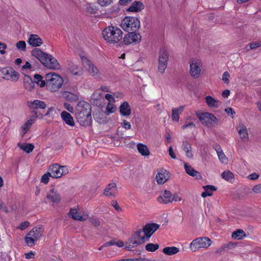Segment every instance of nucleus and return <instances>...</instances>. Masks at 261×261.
I'll return each instance as SVG.
<instances>
[{"instance_id": "obj_1", "label": "nucleus", "mask_w": 261, "mask_h": 261, "mask_svg": "<svg viewBox=\"0 0 261 261\" xmlns=\"http://www.w3.org/2000/svg\"><path fill=\"white\" fill-rule=\"evenodd\" d=\"M91 107L86 101L78 102L76 107L75 116L77 121L82 126H86L92 122Z\"/></svg>"}, {"instance_id": "obj_2", "label": "nucleus", "mask_w": 261, "mask_h": 261, "mask_svg": "<svg viewBox=\"0 0 261 261\" xmlns=\"http://www.w3.org/2000/svg\"><path fill=\"white\" fill-rule=\"evenodd\" d=\"M123 32L117 27L109 26L102 32L103 39L108 43L115 44L119 42L123 37Z\"/></svg>"}, {"instance_id": "obj_3", "label": "nucleus", "mask_w": 261, "mask_h": 261, "mask_svg": "<svg viewBox=\"0 0 261 261\" xmlns=\"http://www.w3.org/2000/svg\"><path fill=\"white\" fill-rule=\"evenodd\" d=\"M45 79L47 89L51 92L57 91L61 88L63 83L62 77L55 73L46 74Z\"/></svg>"}, {"instance_id": "obj_4", "label": "nucleus", "mask_w": 261, "mask_h": 261, "mask_svg": "<svg viewBox=\"0 0 261 261\" xmlns=\"http://www.w3.org/2000/svg\"><path fill=\"white\" fill-rule=\"evenodd\" d=\"M122 28L127 32L137 31L140 28V20L135 17H125L121 22Z\"/></svg>"}, {"instance_id": "obj_5", "label": "nucleus", "mask_w": 261, "mask_h": 261, "mask_svg": "<svg viewBox=\"0 0 261 261\" xmlns=\"http://www.w3.org/2000/svg\"><path fill=\"white\" fill-rule=\"evenodd\" d=\"M211 240L207 237L197 238L192 241L189 248L192 252H196L200 248H207L211 245Z\"/></svg>"}, {"instance_id": "obj_6", "label": "nucleus", "mask_w": 261, "mask_h": 261, "mask_svg": "<svg viewBox=\"0 0 261 261\" xmlns=\"http://www.w3.org/2000/svg\"><path fill=\"white\" fill-rule=\"evenodd\" d=\"M196 115L202 123L207 127H213L218 123V119L212 113L205 112Z\"/></svg>"}, {"instance_id": "obj_7", "label": "nucleus", "mask_w": 261, "mask_h": 261, "mask_svg": "<svg viewBox=\"0 0 261 261\" xmlns=\"http://www.w3.org/2000/svg\"><path fill=\"white\" fill-rule=\"evenodd\" d=\"M83 67L92 76L100 77L101 73L98 68L87 57H81Z\"/></svg>"}, {"instance_id": "obj_8", "label": "nucleus", "mask_w": 261, "mask_h": 261, "mask_svg": "<svg viewBox=\"0 0 261 261\" xmlns=\"http://www.w3.org/2000/svg\"><path fill=\"white\" fill-rule=\"evenodd\" d=\"M169 60V55L168 51L165 48H161L159 52L158 58V71L161 73H164L167 67L168 62Z\"/></svg>"}, {"instance_id": "obj_9", "label": "nucleus", "mask_w": 261, "mask_h": 261, "mask_svg": "<svg viewBox=\"0 0 261 261\" xmlns=\"http://www.w3.org/2000/svg\"><path fill=\"white\" fill-rule=\"evenodd\" d=\"M48 171L50 172L51 177L56 178L60 177L68 173V168L66 166H60L58 164H54L50 166Z\"/></svg>"}, {"instance_id": "obj_10", "label": "nucleus", "mask_w": 261, "mask_h": 261, "mask_svg": "<svg viewBox=\"0 0 261 261\" xmlns=\"http://www.w3.org/2000/svg\"><path fill=\"white\" fill-rule=\"evenodd\" d=\"M201 63L197 59H192L190 63V73L194 79H198L201 72Z\"/></svg>"}, {"instance_id": "obj_11", "label": "nucleus", "mask_w": 261, "mask_h": 261, "mask_svg": "<svg viewBox=\"0 0 261 261\" xmlns=\"http://www.w3.org/2000/svg\"><path fill=\"white\" fill-rule=\"evenodd\" d=\"M137 31L129 32L125 35L123 38V42L126 45H128L134 42H139L141 39V36Z\"/></svg>"}, {"instance_id": "obj_12", "label": "nucleus", "mask_w": 261, "mask_h": 261, "mask_svg": "<svg viewBox=\"0 0 261 261\" xmlns=\"http://www.w3.org/2000/svg\"><path fill=\"white\" fill-rule=\"evenodd\" d=\"M160 225L156 223L146 224L142 228L144 234L147 240H148L152 234L159 228Z\"/></svg>"}, {"instance_id": "obj_13", "label": "nucleus", "mask_w": 261, "mask_h": 261, "mask_svg": "<svg viewBox=\"0 0 261 261\" xmlns=\"http://www.w3.org/2000/svg\"><path fill=\"white\" fill-rule=\"evenodd\" d=\"M46 59V60L43 63V65L45 67L53 69H59L60 68V65L59 62L52 56L48 55Z\"/></svg>"}, {"instance_id": "obj_14", "label": "nucleus", "mask_w": 261, "mask_h": 261, "mask_svg": "<svg viewBox=\"0 0 261 261\" xmlns=\"http://www.w3.org/2000/svg\"><path fill=\"white\" fill-rule=\"evenodd\" d=\"M173 198L170 191L165 190L162 192L161 195L159 196L157 200L159 202L163 204L171 203L173 201Z\"/></svg>"}, {"instance_id": "obj_15", "label": "nucleus", "mask_w": 261, "mask_h": 261, "mask_svg": "<svg viewBox=\"0 0 261 261\" xmlns=\"http://www.w3.org/2000/svg\"><path fill=\"white\" fill-rule=\"evenodd\" d=\"M34 112V114L21 126L22 132L20 133L21 136H23L26 134L32 124L35 123L36 118L38 117V113L36 112Z\"/></svg>"}, {"instance_id": "obj_16", "label": "nucleus", "mask_w": 261, "mask_h": 261, "mask_svg": "<svg viewBox=\"0 0 261 261\" xmlns=\"http://www.w3.org/2000/svg\"><path fill=\"white\" fill-rule=\"evenodd\" d=\"M27 106L29 109L32 110L38 109H44L46 107V105L44 101L37 99L33 101H28L27 102Z\"/></svg>"}, {"instance_id": "obj_17", "label": "nucleus", "mask_w": 261, "mask_h": 261, "mask_svg": "<svg viewBox=\"0 0 261 261\" xmlns=\"http://www.w3.org/2000/svg\"><path fill=\"white\" fill-rule=\"evenodd\" d=\"M31 54L33 56L38 59L42 64L45 60H46V58L48 56V54L38 48H35L33 49Z\"/></svg>"}, {"instance_id": "obj_18", "label": "nucleus", "mask_w": 261, "mask_h": 261, "mask_svg": "<svg viewBox=\"0 0 261 261\" xmlns=\"http://www.w3.org/2000/svg\"><path fill=\"white\" fill-rule=\"evenodd\" d=\"M69 216L75 220L81 221H84L88 218V215L86 214L82 216L76 208H71L69 213Z\"/></svg>"}, {"instance_id": "obj_19", "label": "nucleus", "mask_w": 261, "mask_h": 261, "mask_svg": "<svg viewBox=\"0 0 261 261\" xmlns=\"http://www.w3.org/2000/svg\"><path fill=\"white\" fill-rule=\"evenodd\" d=\"M169 172L166 170H162L156 175V180L159 184H164L169 178Z\"/></svg>"}, {"instance_id": "obj_20", "label": "nucleus", "mask_w": 261, "mask_h": 261, "mask_svg": "<svg viewBox=\"0 0 261 261\" xmlns=\"http://www.w3.org/2000/svg\"><path fill=\"white\" fill-rule=\"evenodd\" d=\"M117 192V187L114 183L109 184L104 190L103 194L107 197L115 196Z\"/></svg>"}, {"instance_id": "obj_21", "label": "nucleus", "mask_w": 261, "mask_h": 261, "mask_svg": "<svg viewBox=\"0 0 261 261\" xmlns=\"http://www.w3.org/2000/svg\"><path fill=\"white\" fill-rule=\"evenodd\" d=\"M28 43L33 47L40 46L43 44V41L37 35L31 34L28 40Z\"/></svg>"}, {"instance_id": "obj_22", "label": "nucleus", "mask_w": 261, "mask_h": 261, "mask_svg": "<svg viewBox=\"0 0 261 261\" xmlns=\"http://www.w3.org/2000/svg\"><path fill=\"white\" fill-rule=\"evenodd\" d=\"M60 94L62 98H63L66 100L71 102L76 101L79 99V97L77 94L71 93L68 91H61Z\"/></svg>"}, {"instance_id": "obj_23", "label": "nucleus", "mask_w": 261, "mask_h": 261, "mask_svg": "<svg viewBox=\"0 0 261 261\" xmlns=\"http://www.w3.org/2000/svg\"><path fill=\"white\" fill-rule=\"evenodd\" d=\"M46 198L53 203H58L61 200L60 195L54 189L49 191Z\"/></svg>"}, {"instance_id": "obj_24", "label": "nucleus", "mask_w": 261, "mask_h": 261, "mask_svg": "<svg viewBox=\"0 0 261 261\" xmlns=\"http://www.w3.org/2000/svg\"><path fill=\"white\" fill-rule=\"evenodd\" d=\"M68 68L70 72L74 75L80 76L82 74V68L73 63H68Z\"/></svg>"}, {"instance_id": "obj_25", "label": "nucleus", "mask_w": 261, "mask_h": 261, "mask_svg": "<svg viewBox=\"0 0 261 261\" xmlns=\"http://www.w3.org/2000/svg\"><path fill=\"white\" fill-rule=\"evenodd\" d=\"M237 129L242 140L248 139V133L246 126L243 123H240L237 127Z\"/></svg>"}, {"instance_id": "obj_26", "label": "nucleus", "mask_w": 261, "mask_h": 261, "mask_svg": "<svg viewBox=\"0 0 261 261\" xmlns=\"http://www.w3.org/2000/svg\"><path fill=\"white\" fill-rule=\"evenodd\" d=\"M44 229L42 227H35L33 228L29 233V236L38 240L42 236Z\"/></svg>"}, {"instance_id": "obj_27", "label": "nucleus", "mask_w": 261, "mask_h": 261, "mask_svg": "<svg viewBox=\"0 0 261 261\" xmlns=\"http://www.w3.org/2000/svg\"><path fill=\"white\" fill-rule=\"evenodd\" d=\"M61 116L63 120L67 124L71 126H73L75 124L73 117L69 113L63 111L61 113Z\"/></svg>"}, {"instance_id": "obj_28", "label": "nucleus", "mask_w": 261, "mask_h": 261, "mask_svg": "<svg viewBox=\"0 0 261 261\" xmlns=\"http://www.w3.org/2000/svg\"><path fill=\"white\" fill-rule=\"evenodd\" d=\"M185 169L186 172L189 175L195 177L197 179H200L201 178L199 172L196 171L192 167L189 166L187 163H185L184 165Z\"/></svg>"}, {"instance_id": "obj_29", "label": "nucleus", "mask_w": 261, "mask_h": 261, "mask_svg": "<svg viewBox=\"0 0 261 261\" xmlns=\"http://www.w3.org/2000/svg\"><path fill=\"white\" fill-rule=\"evenodd\" d=\"M140 245L137 238L133 234L126 242L125 248L130 250L133 248Z\"/></svg>"}, {"instance_id": "obj_30", "label": "nucleus", "mask_w": 261, "mask_h": 261, "mask_svg": "<svg viewBox=\"0 0 261 261\" xmlns=\"http://www.w3.org/2000/svg\"><path fill=\"white\" fill-rule=\"evenodd\" d=\"M120 113L121 115L125 116L130 115L131 109L128 103L126 101L124 102L121 105L119 108Z\"/></svg>"}, {"instance_id": "obj_31", "label": "nucleus", "mask_w": 261, "mask_h": 261, "mask_svg": "<svg viewBox=\"0 0 261 261\" xmlns=\"http://www.w3.org/2000/svg\"><path fill=\"white\" fill-rule=\"evenodd\" d=\"M144 6L140 2L135 1L132 5L128 8L127 11L130 12H139L143 9Z\"/></svg>"}, {"instance_id": "obj_32", "label": "nucleus", "mask_w": 261, "mask_h": 261, "mask_svg": "<svg viewBox=\"0 0 261 261\" xmlns=\"http://www.w3.org/2000/svg\"><path fill=\"white\" fill-rule=\"evenodd\" d=\"M23 86L24 88L29 91L31 90L34 87V82L30 76L24 75L23 78Z\"/></svg>"}, {"instance_id": "obj_33", "label": "nucleus", "mask_w": 261, "mask_h": 261, "mask_svg": "<svg viewBox=\"0 0 261 261\" xmlns=\"http://www.w3.org/2000/svg\"><path fill=\"white\" fill-rule=\"evenodd\" d=\"M185 108V106L179 107L178 108H173L172 110L171 118L173 121L178 122L179 118V114L181 113Z\"/></svg>"}, {"instance_id": "obj_34", "label": "nucleus", "mask_w": 261, "mask_h": 261, "mask_svg": "<svg viewBox=\"0 0 261 261\" xmlns=\"http://www.w3.org/2000/svg\"><path fill=\"white\" fill-rule=\"evenodd\" d=\"M204 191L201 194V196L205 198L207 196H211L213 195V192L216 191L217 189L214 186L207 185L203 187Z\"/></svg>"}, {"instance_id": "obj_35", "label": "nucleus", "mask_w": 261, "mask_h": 261, "mask_svg": "<svg viewBox=\"0 0 261 261\" xmlns=\"http://www.w3.org/2000/svg\"><path fill=\"white\" fill-rule=\"evenodd\" d=\"M17 146L21 149H22V150H23L24 151L28 153L31 152L34 148V145L31 143L21 144L20 143H18L17 144Z\"/></svg>"}, {"instance_id": "obj_36", "label": "nucleus", "mask_w": 261, "mask_h": 261, "mask_svg": "<svg viewBox=\"0 0 261 261\" xmlns=\"http://www.w3.org/2000/svg\"><path fill=\"white\" fill-rule=\"evenodd\" d=\"M143 232V229H140L134 233H133L134 236L137 238V240H138L140 245L144 243L147 240L144 234H142Z\"/></svg>"}, {"instance_id": "obj_37", "label": "nucleus", "mask_w": 261, "mask_h": 261, "mask_svg": "<svg viewBox=\"0 0 261 261\" xmlns=\"http://www.w3.org/2000/svg\"><path fill=\"white\" fill-rule=\"evenodd\" d=\"M139 152L143 156L148 155L150 153L147 146L143 144L139 143L137 145Z\"/></svg>"}, {"instance_id": "obj_38", "label": "nucleus", "mask_w": 261, "mask_h": 261, "mask_svg": "<svg viewBox=\"0 0 261 261\" xmlns=\"http://www.w3.org/2000/svg\"><path fill=\"white\" fill-rule=\"evenodd\" d=\"M179 251L178 248L174 246L166 247L163 249V252L168 255H172L177 253Z\"/></svg>"}, {"instance_id": "obj_39", "label": "nucleus", "mask_w": 261, "mask_h": 261, "mask_svg": "<svg viewBox=\"0 0 261 261\" xmlns=\"http://www.w3.org/2000/svg\"><path fill=\"white\" fill-rule=\"evenodd\" d=\"M6 74L10 75L11 80L14 82L17 81L19 78V73L11 68L7 69Z\"/></svg>"}, {"instance_id": "obj_40", "label": "nucleus", "mask_w": 261, "mask_h": 261, "mask_svg": "<svg viewBox=\"0 0 261 261\" xmlns=\"http://www.w3.org/2000/svg\"><path fill=\"white\" fill-rule=\"evenodd\" d=\"M206 103L209 107L213 108H218L219 101L215 99L211 96H207L205 97Z\"/></svg>"}, {"instance_id": "obj_41", "label": "nucleus", "mask_w": 261, "mask_h": 261, "mask_svg": "<svg viewBox=\"0 0 261 261\" xmlns=\"http://www.w3.org/2000/svg\"><path fill=\"white\" fill-rule=\"evenodd\" d=\"M221 177L225 180L232 182L234 180L233 174L229 170L224 171L221 174Z\"/></svg>"}, {"instance_id": "obj_42", "label": "nucleus", "mask_w": 261, "mask_h": 261, "mask_svg": "<svg viewBox=\"0 0 261 261\" xmlns=\"http://www.w3.org/2000/svg\"><path fill=\"white\" fill-rule=\"evenodd\" d=\"M42 79L41 75L36 74L34 75V82L40 86V87H43L46 85V81L45 80H43Z\"/></svg>"}, {"instance_id": "obj_43", "label": "nucleus", "mask_w": 261, "mask_h": 261, "mask_svg": "<svg viewBox=\"0 0 261 261\" xmlns=\"http://www.w3.org/2000/svg\"><path fill=\"white\" fill-rule=\"evenodd\" d=\"M231 237L233 238L240 240L242 239L244 237H246V234L242 229H238L232 232Z\"/></svg>"}, {"instance_id": "obj_44", "label": "nucleus", "mask_w": 261, "mask_h": 261, "mask_svg": "<svg viewBox=\"0 0 261 261\" xmlns=\"http://www.w3.org/2000/svg\"><path fill=\"white\" fill-rule=\"evenodd\" d=\"M236 245L232 243H229L227 244H224L220 248H218L216 252L217 253H221L223 251H227L228 249L234 248Z\"/></svg>"}, {"instance_id": "obj_45", "label": "nucleus", "mask_w": 261, "mask_h": 261, "mask_svg": "<svg viewBox=\"0 0 261 261\" xmlns=\"http://www.w3.org/2000/svg\"><path fill=\"white\" fill-rule=\"evenodd\" d=\"M86 10L90 14H94L97 11V8L94 4L88 3L86 5Z\"/></svg>"}, {"instance_id": "obj_46", "label": "nucleus", "mask_w": 261, "mask_h": 261, "mask_svg": "<svg viewBox=\"0 0 261 261\" xmlns=\"http://www.w3.org/2000/svg\"><path fill=\"white\" fill-rule=\"evenodd\" d=\"M215 150L217 151L218 156L220 161L222 162H225L226 161V158L222 150L220 149V146H216Z\"/></svg>"}, {"instance_id": "obj_47", "label": "nucleus", "mask_w": 261, "mask_h": 261, "mask_svg": "<svg viewBox=\"0 0 261 261\" xmlns=\"http://www.w3.org/2000/svg\"><path fill=\"white\" fill-rule=\"evenodd\" d=\"M159 248V245L158 244L149 243L145 246L147 251L154 252Z\"/></svg>"}, {"instance_id": "obj_48", "label": "nucleus", "mask_w": 261, "mask_h": 261, "mask_svg": "<svg viewBox=\"0 0 261 261\" xmlns=\"http://www.w3.org/2000/svg\"><path fill=\"white\" fill-rule=\"evenodd\" d=\"M36 239L29 236V233H28L27 236L25 238V241L27 244L29 246H33L35 245V242L36 241Z\"/></svg>"}, {"instance_id": "obj_49", "label": "nucleus", "mask_w": 261, "mask_h": 261, "mask_svg": "<svg viewBox=\"0 0 261 261\" xmlns=\"http://www.w3.org/2000/svg\"><path fill=\"white\" fill-rule=\"evenodd\" d=\"M51 177V174L49 171L47 173L44 174L41 179V182L45 184H47L49 181V177Z\"/></svg>"}, {"instance_id": "obj_50", "label": "nucleus", "mask_w": 261, "mask_h": 261, "mask_svg": "<svg viewBox=\"0 0 261 261\" xmlns=\"http://www.w3.org/2000/svg\"><path fill=\"white\" fill-rule=\"evenodd\" d=\"M16 47L18 50L24 51L26 47L25 42L23 41H19L17 43Z\"/></svg>"}, {"instance_id": "obj_51", "label": "nucleus", "mask_w": 261, "mask_h": 261, "mask_svg": "<svg viewBox=\"0 0 261 261\" xmlns=\"http://www.w3.org/2000/svg\"><path fill=\"white\" fill-rule=\"evenodd\" d=\"M98 4L102 7L107 6L112 3V0H97Z\"/></svg>"}, {"instance_id": "obj_52", "label": "nucleus", "mask_w": 261, "mask_h": 261, "mask_svg": "<svg viewBox=\"0 0 261 261\" xmlns=\"http://www.w3.org/2000/svg\"><path fill=\"white\" fill-rule=\"evenodd\" d=\"M106 110L109 113H112L115 111L116 108L113 104L109 102L107 106Z\"/></svg>"}, {"instance_id": "obj_53", "label": "nucleus", "mask_w": 261, "mask_h": 261, "mask_svg": "<svg viewBox=\"0 0 261 261\" xmlns=\"http://www.w3.org/2000/svg\"><path fill=\"white\" fill-rule=\"evenodd\" d=\"M30 222L29 221H24L21 223L19 226L18 227L21 230H24L27 228L30 225Z\"/></svg>"}, {"instance_id": "obj_54", "label": "nucleus", "mask_w": 261, "mask_h": 261, "mask_svg": "<svg viewBox=\"0 0 261 261\" xmlns=\"http://www.w3.org/2000/svg\"><path fill=\"white\" fill-rule=\"evenodd\" d=\"M229 74L228 72L227 71L224 72L222 75V80L225 83L228 84L229 83Z\"/></svg>"}, {"instance_id": "obj_55", "label": "nucleus", "mask_w": 261, "mask_h": 261, "mask_svg": "<svg viewBox=\"0 0 261 261\" xmlns=\"http://www.w3.org/2000/svg\"><path fill=\"white\" fill-rule=\"evenodd\" d=\"M224 111L228 115H230L232 118H233V115L236 114L235 111L231 108H226Z\"/></svg>"}, {"instance_id": "obj_56", "label": "nucleus", "mask_w": 261, "mask_h": 261, "mask_svg": "<svg viewBox=\"0 0 261 261\" xmlns=\"http://www.w3.org/2000/svg\"><path fill=\"white\" fill-rule=\"evenodd\" d=\"M186 152V156L189 158L192 159L193 156V153L192 151V147H190V149L188 148L184 150Z\"/></svg>"}, {"instance_id": "obj_57", "label": "nucleus", "mask_w": 261, "mask_h": 261, "mask_svg": "<svg viewBox=\"0 0 261 261\" xmlns=\"http://www.w3.org/2000/svg\"><path fill=\"white\" fill-rule=\"evenodd\" d=\"M121 126L126 129H129L131 128V125L130 123L126 120H123V122L121 123Z\"/></svg>"}, {"instance_id": "obj_58", "label": "nucleus", "mask_w": 261, "mask_h": 261, "mask_svg": "<svg viewBox=\"0 0 261 261\" xmlns=\"http://www.w3.org/2000/svg\"><path fill=\"white\" fill-rule=\"evenodd\" d=\"M111 205L117 211H121L122 210L121 208L118 205L117 202L116 200H112L111 201Z\"/></svg>"}, {"instance_id": "obj_59", "label": "nucleus", "mask_w": 261, "mask_h": 261, "mask_svg": "<svg viewBox=\"0 0 261 261\" xmlns=\"http://www.w3.org/2000/svg\"><path fill=\"white\" fill-rule=\"evenodd\" d=\"M252 190L255 193H261V184L255 186L253 188Z\"/></svg>"}, {"instance_id": "obj_60", "label": "nucleus", "mask_w": 261, "mask_h": 261, "mask_svg": "<svg viewBox=\"0 0 261 261\" xmlns=\"http://www.w3.org/2000/svg\"><path fill=\"white\" fill-rule=\"evenodd\" d=\"M261 46V42H255L250 44L251 49H254Z\"/></svg>"}, {"instance_id": "obj_61", "label": "nucleus", "mask_w": 261, "mask_h": 261, "mask_svg": "<svg viewBox=\"0 0 261 261\" xmlns=\"http://www.w3.org/2000/svg\"><path fill=\"white\" fill-rule=\"evenodd\" d=\"M105 98L106 99H107L109 102H115V98L114 96L110 94H107L105 95Z\"/></svg>"}, {"instance_id": "obj_62", "label": "nucleus", "mask_w": 261, "mask_h": 261, "mask_svg": "<svg viewBox=\"0 0 261 261\" xmlns=\"http://www.w3.org/2000/svg\"><path fill=\"white\" fill-rule=\"evenodd\" d=\"M169 154L171 156V158L173 159H176V156L175 155L173 148L172 146H170L169 148Z\"/></svg>"}, {"instance_id": "obj_63", "label": "nucleus", "mask_w": 261, "mask_h": 261, "mask_svg": "<svg viewBox=\"0 0 261 261\" xmlns=\"http://www.w3.org/2000/svg\"><path fill=\"white\" fill-rule=\"evenodd\" d=\"M64 106L65 108L69 112L72 113L73 112V108L72 106H71V105L68 103H65L64 105Z\"/></svg>"}, {"instance_id": "obj_64", "label": "nucleus", "mask_w": 261, "mask_h": 261, "mask_svg": "<svg viewBox=\"0 0 261 261\" xmlns=\"http://www.w3.org/2000/svg\"><path fill=\"white\" fill-rule=\"evenodd\" d=\"M248 178L250 180H255L257 179L259 177V174L256 173H253L250 174L248 176Z\"/></svg>"}]
</instances>
